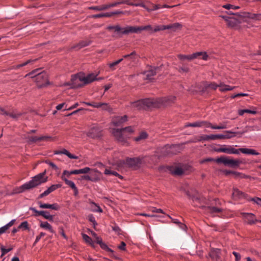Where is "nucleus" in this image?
<instances>
[{"label":"nucleus","instance_id":"603ef678","mask_svg":"<svg viewBox=\"0 0 261 261\" xmlns=\"http://www.w3.org/2000/svg\"><path fill=\"white\" fill-rule=\"evenodd\" d=\"M249 201H253L254 203H256L258 205L261 207V198L257 197L254 198H251L248 199Z\"/></svg>","mask_w":261,"mask_h":261},{"label":"nucleus","instance_id":"dca6fc26","mask_svg":"<svg viewBox=\"0 0 261 261\" xmlns=\"http://www.w3.org/2000/svg\"><path fill=\"white\" fill-rule=\"evenodd\" d=\"M128 26L125 28H121L119 25H109L107 27V29L108 30H114L115 32L117 34L121 35H127L129 33H125V31L127 29Z\"/></svg>","mask_w":261,"mask_h":261},{"label":"nucleus","instance_id":"5fc2aeb1","mask_svg":"<svg viewBox=\"0 0 261 261\" xmlns=\"http://www.w3.org/2000/svg\"><path fill=\"white\" fill-rule=\"evenodd\" d=\"M12 248H9L8 249H6L5 247L3 245L1 246V250L2 252L1 256H3V255L7 254L8 252H10L12 250Z\"/></svg>","mask_w":261,"mask_h":261},{"label":"nucleus","instance_id":"69168bd1","mask_svg":"<svg viewBox=\"0 0 261 261\" xmlns=\"http://www.w3.org/2000/svg\"><path fill=\"white\" fill-rule=\"evenodd\" d=\"M79 170L80 174H86L88 173L90 171V168L89 167H85Z\"/></svg>","mask_w":261,"mask_h":261},{"label":"nucleus","instance_id":"7c9ffc66","mask_svg":"<svg viewBox=\"0 0 261 261\" xmlns=\"http://www.w3.org/2000/svg\"><path fill=\"white\" fill-rule=\"evenodd\" d=\"M92 107L95 108H101L102 110H107L109 108V105L107 103L102 102H92Z\"/></svg>","mask_w":261,"mask_h":261},{"label":"nucleus","instance_id":"680f3d73","mask_svg":"<svg viewBox=\"0 0 261 261\" xmlns=\"http://www.w3.org/2000/svg\"><path fill=\"white\" fill-rule=\"evenodd\" d=\"M99 245L102 249H104L108 251L113 252V250L111 249H110V248H109L108 245L107 244H106L105 243H103V242Z\"/></svg>","mask_w":261,"mask_h":261},{"label":"nucleus","instance_id":"a878e982","mask_svg":"<svg viewBox=\"0 0 261 261\" xmlns=\"http://www.w3.org/2000/svg\"><path fill=\"white\" fill-rule=\"evenodd\" d=\"M204 208H205V211L207 213H210L213 215H214L216 214L219 213L220 212H221L222 211V208H218L215 206H204Z\"/></svg>","mask_w":261,"mask_h":261},{"label":"nucleus","instance_id":"423d86ee","mask_svg":"<svg viewBox=\"0 0 261 261\" xmlns=\"http://www.w3.org/2000/svg\"><path fill=\"white\" fill-rule=\"evenodd\" d=\"M141 163V160L139 158H127L125 160H119L117 162V166L119 168H135L139 166Z\"/></svg>","mask_w":261,"mask_h":261},{"label":"nucleus","instance_id":"393cba45","mask_svg":"<svg viewBox=\"0 0 261 261\" xmlns=\"http://www.w3.org/2000/svg\"><path fill=\"white\" fill-rule=\"evenodd\" d=\"M138 55L135 51L132 52L129 54L125 55L123 58L130 62H135L138 59Z\"/></svg>","mask_w":261,"mask_h":261},{"label":"nucleus","instance_id":"f257e3e1","mask_svg":"<svg viewBox=\"0 0 261 261\" xmlns=\"http://www.w3.org/2000/svg\"><path fill=\"white\" fill-rule=\"evenodd\" d=\"M175 96L165 97L157 100L151 98H146L135 101L132 103V107L138 109H145L146 108L159 107L161 106H167L174 102Z\"/></svg>","mask_w":261,"mask_h":261},{"label":"nucleus","instance_id":"c756f323","mask_svg":"<svg viewBox=\"0 0 261 261\" xmlns=\"http://www.w3.org/2000/svg\"><path fill=\"white\" fill-rule=\"evenodd\" d=\"M219 90L221 92H225L233 90L235 87H231L227 85L224 84L223 83L220 82L219 84Z\"/></svg>","mask_w":261,"mask_h":261},{"label":"nucleus","instance_id":"c85d7f7f","mask_svg":"<svg viewBox=\"0 0 261 261\" xmlns=\"http://www.w3.org/2000/svg\"><path fill=\"white\" fill-rule=\"evenodd\" d=\"M89 203L91 205V211L93 212H98L102 213V210L101 208L96 203L91 201V200H89Z\"/></svg>","mask_w":261,"mask_h":261},{"label":"nucleus","instance_id":"ddd939ff","mask_svg":"<svg viewBox=\"0 0 261 261\" xmlns=\"http://www.w3.org/2000/svg\"><path fill=\"white\" fill-rule=\"evenodd\" d=\"M220 17H222L227 22V25L230 28H235L240 23L239 20L235 17L224 15L220 16Z\"/></svg>","mask_w":261,"mask_h":261},{"label":"nucleus","instance_id":"6ab92c4d","mask_svg":"<svg viewBox=\"0 0 261 261\" xmlns=\"http://www.w3.org/2000/svg\"><path fill=\"white\" fill-rule=\"evenodd\" d=\"M243 216L245 222L249 224H254L257 222L255 215L252 213H244Z\"/></svg>","mask_w":261,"mask_h":261},{"label":"nucleus","instance_id":"a18cd8bd","mask_svg":"<svg viewBox=\"0 0 261 261\" xmlns=\"http://www.w3.org/2000/svg\"><path fill=\"white\" fill-rule=\"evenodd\" d=\"M168 217H169L172 220V221L173 222V223L178 225L179 227L181 229H182L183 230L185 229L186 226L185 224L181 223L178 219H173L171 217H170L169 215H168Z\"/></svg>","mask_w":261,"mask_h":261},{"label":"nucleus","instance_id":"8fccbe9b","mask_svg":"<svg viewBox=\"0 0 261 261\" xmlns=\"http://www.w3.org/2000/svg\"><path fill=\"white\" fill-rule=\"evenodd\" d=\"M166 30V25H156L153 29L152 32H156L160 31Z\"/></svg>","mask_w":261,"mask_h":261},{"label":"nucleus","instance_id":"6e6552de","mask_svg":"<svg viewBox=\"0 0 261 261\" xmlns=\"http://www.w3.org/2000/svg\"><path fill=\"white\" fill-rule=\"evenodd\" d=\"M177 57L181 60H187L190 61L196 58H201L203 60L206 61L208 59V55L206 53L202 51L196 52L188 55L180 54Z\"/></svg>","mask_w":261,"mask_h":261},{"label":"nucleus","instance_id":"052dcab7","mask_svg":"<svg viewBox=\"0 0 261 261\" xmlns=\"http://www.w3.org/2000/svg\"><path fill=\"white\" fill-rule=\"evenodd\" d=\"M45 233L44 232H41L39 235L37 236L36 238L35 241L33 244V246H35L41 239V238L44 236H45Z\"/></svg>","mask_w":261,"mask_h":261},{"label":"nucleus","instance_id":"5701e85b","mask_svg":"<svg viewBox=\"0 0 261 261\" xmlns=\"http://www.w3.org/2000/svg\"><path fill=\"white\" fill-rule=\"evenodd\" d=\"M55 154H65L71 159H77L79 157L76 155L70 153L67 149H62L61 150H56L54 152Z\"/></svg>","mask_w":261,"mask_h":261},{"label":"nucleus","instance_id":"f3484780","mask_svg":"<svg viewBox=\"0 0 261 261\" xmlns=\"http://www.w3.org/2000/svg\"><path fill=\"white\" fill-rule=\"evenodd\" d=\"M247 194L245 193L240 191L237 188H233L232 193V196L234 199L238 200L245 199L247 198Z\"/></svg>","mask_w":261,"mask_h":261},{"label":"nucleus","instance_id":"6e6d98bb","mask_svg":"<svg viewBox=\"0 0 261 261\" xmlns=\"http://www.w3.org/2000/svg\"><path fill=\"white\" fill-rule=\"evenodd\" d=\"M18 229L23 228L25 230L29 229V224L27 221H23L18 226Z\"/></svg>","mask_w":261,"mask_h":261},{"label":"nucleus","instance_id":"7ed1b4c3","mask_svg":"<svg viewBox=\"0 0 261 261\" xmlns=\"http://www.w3.org/2000/svg\"><path fill=\"white\" fill-rule=\"evenodd\" d=\"M214 150L217 152H224L227 154H239L240 152L246 154H251L257 155L259 153L257 152L255 150L247 148H241L239 149H236L233 146L230 145H222L220 147L216 148Z\"/></svg>","mask_w":261,"mask_h":261},{"label":"nucleus","instance_id":"0eeeda50","mask_svg":"<svg viewBox=\"0 0 261 261\" xmlns=\"http://www.w3.org/2000/svg\"><path fill=\"white\" fill-rule=\"evenodd\" d=\"M112 134L115 139L122 144L126 146L129 145L127 140L129 138L130 136L125 134L122 128L120 129L114 128Z\"/></svg>","mask_w":261,"mask_h":261},{"label":"nucleus","instance_id":"4be33fe9","mask_svg":"<svg viewBox=\"0 0 261 261\" xmlns=\"http://www.w3.org/2000/svg\"><path fill=\"white\" fill-rule=\"evenodd\" d=\"M51 138V137L48 136H43L41 137H29L28 138V141L30 142L33 143L39 141H48Z\"/></svg>","mask_w":261,"mask_h":261},{"label":"nucleus","instance_id":"a19ab883","mask_svg":"<svg viewBox=\"0 0 261 261\" xmlns=\"http://www.w3.org/2000/svg\"><path fill=\"white\" fill-rule=\"evenodd\" d=\"M61 187V185H60V184L53 185L50 187L48 188V189L47 190H46L45 191H46V193H47V194L48 195L50 193L55 191L56 189L60 188Z\"/></svg>","mask_w":261,"mask_h":261},{"label":"nucleus","instance_id":"864d4df0","mask_svg":"<svg viewBox=\"0 0 261 261\" xmlns=\"http://www.w3.org/2000/svg\"><path fill=\"white\" fill-rule=\"evenodd\" d=\"M222 7L225 9H228V10L230 9H234V10H237V9H240L239 6H234V5H232L231 4L224 5H223Z\"/></svg>","mask_w":261,"mask_h":261},{"label":"nucleus","instance_id":"c9c22d12","mask_svg":"<svg viewBox=\"0 0 261 261\" xmlns=\"http://www.w3.org/2000/svg\"><path fill=\"white\" fill-rule=\"evenodd\" d=\"M37 59H35V60H28V61H27L26 62L22 63V64H18V65H14L12 67H11V69H18L19 68H20V67H23L24 66H26L27 65H28L29 64L31 63H32L35 61H36Z\"/></svg>","mask_w":261,"mask_h":261},{"label":"nucleus","instance_id":"a211bd4d","mask_svg":"<svg viewBox=\"0 0 261 261\" xmlns=\"http://www.w3.org/2000/svg\"><path fill=\"white\" fill-rule=\"evenodd\" d=\"M245 132H236L231 130H226L224 132L225 134H221V139H229L235 137L237 135H242Z\"/></svg>","mask_w":261,"mask_h":261},{"label":"nucleus","instance_id":"72a5a7b5","mask_svg":"<svg viewBox=\"0 0 261 261\" xmlns=\"http://www.w3.org/2000/svg\"><path fill=\"white\" fill-rule=\"evenodd\" d=\"M204 86L205 90L207 89H211L213 90H216L217 88L219 87V84H217L215 82H212V83H207L205 82L204 83Z\"/></svg>","mask_w":261,"mask_h":261},{"label":"nucleus","instance_id":"bf43d9fd","mask_svg":"<svg viewBox=\"0 0 261 261\" xmlns=\"http://www.w3.org/2000/svg\"><path fill=\"white\" fill-rule=\"evenodd\" d=\"M209 140H215L216 139H221V134L210 135H208Z\"/></svg>","mask_w":261,"mask_h":261},{"label":"nucleus","instance_id":"cd10ccee","mask_svg":"<svg viewBox=\"0 0 261 261\" xmlns=\"http://www.w3.org/2000/svg\"><path fill=\"white\" fill-rule=\"evenodd\" d=\"M170 171L173 175H181L185 172L184 169L180 167H170Z\"/></svg>","mask_w":261,"mask_h":261},{"label":"nucleus","instance_id":"4c0bfd02","mask_svg":"<svg viewBox=\"0 0 261 261\" xmlns=\"http://www.w3.org/2000/svg\"><path fill=\"white\" fill-rule=\"evenodd\" d=\"M89 9L96 11H100L107 10L108 7L107 4H105L100 6H91L89 7Z\"/></svg>","mask_w":261,"mask_h":261},{"label":"nucleus","instance_id":"4d7b16f0","mask_svg":"<svg viewBox=\"0 0 261 261\" xmlns=\"http://www.w3.org/2000/svg\"><path fill=\"white\" fill-rule=\"evenodd\" d=\"M227 122H224L220 124L219 125H216L215 127V129H225L227 128Z\"/></svg>","mask_w":261,"mask_h":261},{"label":"nucleus","instance_id":"39448f33","mask_svg":"<svg viewBox=\"0 0 261 261\" xmlns=\"http://www.w3.org/2000/svg\"><path fill=\"white\" fill-rule=\"evenodd\" d=\"M40 69H36L27 74L25 76H30L35 77V80L39 87H42L48 85L49 83L48 79V74L44 71L39 72Z\"/></svg>","mask_w":261,"mask_h":261},{"label":"nucleus","instance_id":"3c124183","mask_svg":"<svg viewBox=\"0 0 261 261\" xmlns=\"http://www.w3.org/2000/svg\"><path fill=\"white\" fill-rule=\"evenodd\" d=\"M88 219L89 221L92 223L93 226L94 228H95L96 226L97 225V223L95 220V217L93 215L90 214L88 215Z\"/></svg>","mask_w":261,"mask_h":261},{"label":"nucleus","instance_id":"09e8293b","mask_svg":"<svg viewBox=\"0 0 261 261\" xmlns=\"http://www.w3.org/2000/svg\"><path fill=\"white\" fill-rule=\"evenodd\" d=\"M112 229L117 234H121L122 230L121 228L119 227V226L116 224L115 223L113 226H112Z\"/></svg>","mask_w":261,"mask_h":261},{"label":"nucleus","instance_id":"2f4dec72","mask_svg":"<svg viewBox=\"0 0 261 261\" xmlns=\"http://www.w3.org/2000/svg\"><path fill=\"white\" fill-rule=\"evenodd\" d=\"M220 250L217 248H213L211 250L209 255L210 256L214 259H217L219 257V253Z\"/></svg>","mask_w":261,"mask_h":261},{"label":"nucleus","instance_id":"aec40b11","mask_svg":"<svg viewBox=\"0 0 261 261\" xmlns=\"http://www.w3.org/2000/svg\"><path fill=\"white\" fill-rule=\"evenodd\" d=\"M38 204H39V207L41 208H50L56 211L60 209V206L57 203H42L41 202L39 201Z\"/></svg>","mask_w":261,"mask_h":261},{"label":"nucleus","instance_id":"13d9d810","mask_svg":"<svg viewBox=\"0 0 261 261\" xmlns=\"http://www.w3.org/2000/svg\"><path fill=\"white\" fill-rule=\"evenodd\" d=\"M45 163L48 164L50 167H51L53 169H54L55 170H58L59 169L58 166L53 162L46 160L45 161Z\"/></svg>","mask_w":261,"mask_h":261},{"label":"nucleus","instance_id":"9b49d317","mask_svg":"<svg viewBox=\"0 0 261 261\" xmlns=\"http://www.w3.org/2000/svg\"><path fill=\"white\" fill-rule=\"evenodd\" d=\"M128 30H126L124 32L125 33H138L140 31L144 30H150L152 32L153 29L151 25H147L145 26L141 27H133L128 25Z\"/></svg>","mask_w":261,"mask_h":261},{"label":"nucleus","instance_id":"20e7f679","mask_svg":"<svg viewBox=\"0 0 261 261\" xmlns=\"http://www.w3.org/2000/svg\"><path fill=\"white\" fill-rule=\"evenodd\" d=\"M216 162L218 164H223L225 166H227L231 168H236L239 166L242 163V162L239 160L230 159L226 156H222L217 159L208 158L200 161V164H203L207 162Z\"/></svg>","mask_w":261,"mask_h":261},{"label":"nucleus","instance_id":"c03bdc74","mask_svg":"<svg viewBox=\"0 0 261 261\" xmlns=\"http://www.w3.org/2000/svg\"><path fill=\"white\" fill-rule=\"evenodd\" d=\"M203 125V122L197 121L194 123H187L185 124V127H201Z\"/></svg>","mask_w":261,"mask_h":261},{"label":"nucleus","instance_id":"f8f14e48","mask_svg":"<svg viewBox=\"0 0 261 261\" xmlns=\"http://www.w3.org/2000/svg\"><path fill=\"white\" fill-rule=\"evenodd\" d=\"M159 69V67H154L151 68L150 70L144 71L142 73V79L145 80L151 81L153 79V76Z\"/></svg>","mask_w":261,"mask_h":261},{"label":"nucleus","instance_id":"58836bf2","mask_svg":"<svg viewBox=\"0 0 261 261\" xmlns=\"http://www.w3.org/2000/svg\"><path fill=\"white\" fill-rule=\"evenodd\" d=\"M42 216L45 219L49 220V221H54V216L49 214V213L47 211H42Z\"/></svg>","mask_w":261,"mask_h":261},{"label":"nucleus","instance_id":"49530a36","mask_svg":"<svg viewBox=\"0 0 261 261\" xmlns=\"http://www.w3.org/2000/svg\"><path fill=\"white\" fill-rule=\"evenodd\" d=\"M245 113L254 115L257 113V112L255 110H250L249 109L240 110H239V112H238V114L240 116L244 115V114Z\"/></svg>","mask_w":261,"mask_h":261},{"label":"nucleus","instance_id":"e433bc0d","mask_svg":"<svg viewBox=\"0 0 261 261\" xmlns=\"http://www.w3.org/2000/svg\"><path fill=\"white\" fill-rule=\"evenodd\" d=\"M181 25L179 23H174L169 25H166V30H171L175 31L177 29L180 28Z\"/></svg>","mask_w":261,"mask_h":261},{"label":"nucleus","instance_id":"473e14b6","mask_svg":"<svg viewBox=\"0 0 261 261\" xmlns=\"http://www.w3.org/2000/svg\"><path fill=\"white\" fill-rule=\"evenodd\" d=\"M148 137V135L146 132H142L139 134L138 136L135 137L134 140L136 142H139L141 140H145Z\"/></svg>","mask_w":261,"mask_h":261},{"label":"nucleus","instance_id":"79ce46f5","mask_svg":"<svg viewBox=\"0 0 261 261\" xmlns=\"http://www.w3.org/2000/svg\"><path fill=\"white\" fill-rule=\"evenodd\" d=\"M61 178L65 181V184L70 187L72 189H75V187H76V186L73 181L68 180L66 177H64V176L61 177Z\"/></svg>","mask_w":261,"mask_h":261},{"label":"nucleus","instance_id":"412c9836","mask_svg":"<svg viewBox=\"0 0 261 261\" xmlns=\"http://www.w3.org/2000/svg\"><path fill=\"white\" fill-rule=\"evenodd\" d=\"M179 147L178 145H167L163 148V151L165 152V155H169L174 153V151Z\"/></svg>","mask_w":261,"mask_h":261},{"label":"nucleus","instance_id":"1a4fd4ad","mask_svg":"<svg viewBox=\"0 0 261 261\" xmlns=\"http://www.w3.org/2000/svg\"><path fill=\"white\" fill-rule=\"evenodd\" d=\"M124 4H127L128 5L136 6V7H141L144 9H145L147 11L150 12L152 11H155L159 9L160 8L159 5H154L153 4L151 3L150 2H147L148 4H149L151 7H148L146 5L144 4L143 2H141L139 3H134L130 2L129 0H124Z\"/></svg>","mask_w":261,"mask_h":261},{"label":"nucleus","instance_id":"0e129e2a","mask_svg":"<svg viewBox=\"0 0 261 261\" xmlns=\"http://www.w3.org/2000/svg\"><path fill=\"white\" fill-rule=\"evenodd\" d=\"M203 125L204 124L205 127L207 128H211L212 129H214L216 125H213L211 122H206V121H202Z\"/></svg>","mask_w":261,"mask_h":261},{"label":"nucleus","instance_id":"774afa93","mask_svg":"<svg viewBox=\"0 0 261 261\" xmlns=\"http://www.w3.org/2000/svg\"><path fill=\"white\" fill-rule=\"evenodd\" d=\"M151 211L153 213L164 214V212L163 210L161 208H156V207H154L151 208Z\"/></svg>","mask_w":261,"mask_h":261},{"label":"nucleus","instance_id":"2eb2a0df","mask_svg":"<svg viewBox=\"0 0 261 261\" xmlns=\"http://www.w3.org/2000/svg\"><path fill=\"white\" fill-rule=\"evenodd\" d=\"M128 120L127 115L123 116H117L113 118L112 123L116 126H119L126 122Z\"/></svg>","mask_w":261,"mask_h":261},{"label":"nucleus","instance_id":"e2e57ef3","mask_svg":"<svg viewBox=\"0 0 261 261\" xmlns=\"http://www.w3.org/2000/svg\"><path fill=\"white\" fill-rule=\"evenodd\" d=\"M30 210L32 211V212H34L35 213V216L36 217L41 216L42 215V211H39L37 210L35 207H30Z\"/></svg>","mask_w":261,"mask_h":261},{"label":"nucleus","instance_id":"9d476101","mask_svg":"<svg viewBox=\"0 0 261 261\" xmlns=\"http://www.w3.org/2000/svg\"><path fill=\"white\" fill-rule=\"evenodd\" d=\"M100 129L96 124L91 125L89 130L86 133V135L91 138H97L100 136Z\"/></svg>","mask_w":261,"mask_h":261},{"label":"nucleus","instance_id":"f704fd0d","mask_svg":"<svg viewBox=\"0 0 261 261\" xmlns=\"http://www.w3.org/2000/svg\"><path fill=\"white\" fill-rule=\"evenodd\" d=\"M91 43V41L89 40H83L81 42H80L76 46H75V48H77V49H80L81 48L86 47L87 46H88Z\"/></svg>","mask_w":261,"mask_h":261},{"label":"nucleus","instance_id":"b1692460","mask_svg":"<svg viewBox=\"0 0 261 261\" xmlns=\"http://www.w3.org/2000/svg\"><path fill=\"white\" fill-rule=\"evenodd\" d=\"M243 16L255 20H261V13L255 14L249 12H244Z\"/></svg>","mask_w":261,"mask_h":261},{"label":"nucleus","instance_id":"338daca9","mask_svg":"<svg viewBox=\"0 0 261 261\" xmlns=\"http://www.w3.org/2000/svg\"><path fill=\"white\" fill-rule=\"evenodd\" d=\"M193 201L195 203L194 205L197 206H200L198 204H200V199L198 197H194L192 199Z\"/></svg>","mask_w":261,"mask_h":261},{"label":"nucleus","instance_id":"ea45409f","mask_svg":"<svg viewBox=\"0 0 261 261\" xmlns=\"http://www.w3.org/2000/svg\"><path fill=\"white\" fill-rule=\"evenodd\" d=\"M122 129L125 134L128 135L129 136L135 132V127L132 126L123 127L122 128Z\"/></svg>","mask_w":261,"mask_h":261},{"label":"nucleus","instance_id":"f03ea898","mask_svg":"<svg viewBox=\"0 0 261 261\" xmlns=\"http://www.w3.org/2000/svg\"><path fill=\"white\" fill-rule=\"evenodd\" d=\"M46 171L38 174L33 177L29 181L14 190V193H21L25 190L34 188L47 181L48 177L45 175Z\"/></svg>","mask_w":261,"mask_h":261},{"label":"nucleus","instance_id":"de8ad7c7","mask_svg":"<svg viewBox=\"0 0 261 261\" xmlns=\"http://www.w3.org/2000/svg\"><path fill=\"white\" fill-rule=\"evenodd\" d=\"M209 140L208 138V135H203L199 137V139L195 140H190L187 142H186L185 144L188 143H191V142H200L201 141H207Z\"/></svg>","mask_w":261,"mask_h":261},{"label":"nucleus","instance_id":"4468645a","mask_svg":"<svg viewBox=\"0 0 261 261\" xmlns=\"http://www.w3.org/2000/svg\"><path fill=\"white\" fill-rule=\"evenodd\" d=\"M97 74L94 73H90L87 76H82L79 77L80 81L83 82L84 84H88L92 83V82L96 80H101L102 78H97Z\"/></svg>","mask_w":261,"mask_h":261},{"label":"nucleus","instance_id":"37998d69","mask_svg":"<svg viewBox=\"0 0 261 261\" xmlns=\"http://www.w3.org/2000/svg\"><path fill=\"white\" fill-rule=\"evenodd\" d=\"M82 237L84 240L88 244L92 246H94V242L92 241V239L88 236L87 234L83 233Z\"/></svg>","mask_w":261,"mask_h":261},{"label":"nucleus","instance_id":"bb28decb","mask_svg":"<svg viewBox=\"0 0 261 261\" xmlns=\"http://www.w3.org/2000/svg\"><path fill=\"white\" fill-rule=\"evenodd\" d=\"M40 227L42 228L48 230L50 233H55V231L54 230L52 226L47 221H41L40 224Z\"/></svg>","mask_w":261,"mask_h":261}]
</instances>
